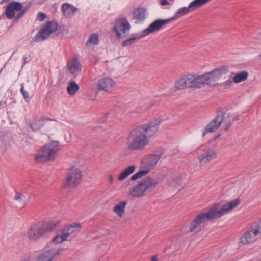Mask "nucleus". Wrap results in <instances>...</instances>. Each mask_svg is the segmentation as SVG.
<instances>
[{
	"mask_svg": "<svg viewBox=\"0 0 261 261\" xmlns=\"http://www.w3.org/2000/svg\"><path fill=\"white\" fill-rule=\"evenodd\" d=\"M240 202V199L236 198L223 205L218 203H215L206 212L199 213L195 215L189 226H182L181 231L183 233L189 234L200 230L201 227L205 226L208 221L219 219L237 207Z\"/></svg>",
	"mask_w": 261,
	"mask_h": 261,
	"instance_id": "obj_1",
	"label": "nucleus"
},
{
	"mask_svg": "<svg viewBox=\"0 0 261 261\" xmlns=\"http://www.w3.org/2000/svg\"><path fill=\"white\" fill-rule=\"evenodd\" d=\"M161 120L156 119L134 128L127 139V148L130 151L143 150L149 144V138L156 134Z\"/></svg>",
	"mask_w": 261,
	"mask_h": 261,
	"instance_id": "obj_2",
	"label": "nucleus"
},
{
	"mask_svg": "<svg viewBox=\"0 0 261 261\" xmlns=\"http://www.w3.org/2000/svg\"><path fill=\"white\" fill-rule=\"evenodd\" d=\"M229 71L228 66H222L201 75L189 74L190 89H197L216 85L218 80L224 77Z\"/></svg>",
	"mask_w": 261,
	"mask_h": 261,
	"instance_id": "obj_3",
	"label": "nucleus"
},
{
	"mask_svg": "<svg viewBox=\"0 0 261 261\" xmlns=\"http://www.w3.org/2000/svg\"><path fill=\"white\" fill-rule=\"evenodd\" d=\"M60 220L39 221L30 225L23 233L25 239L30 242H36L59 226Z\"/></svg>",
	"mask_w": 261,
	"mask_h": 261,
	"instance_id": "obj_4",
	"label": "nucleus"
},
{
	"mask_svg": "<svg viewBox=\"0 0 261 261\" xmlns=\"http://www.w3.org/2000/svg\"><path fill=\"white\" fill-rule=\"evenodd\" d=\"M60 142L51 141L41 147L35 155L36 163L49 162L54 161L60 150Z\"/></svg>",
	"mask_w": 261,
	"mask_h": 261,
	"instance_id": "obj_5",
	"label": "nucleus"
},
{
	"mask_svg": "<svg viewBox=\"0 0 261 261\" xmlns=\"http://www.w3.org/2000/svg\"><path fill=\"white\" fill-rule=\"evenodd\" d=\"M162 154L159 152L148 154L143 156L140 161L141 170L134 174L130 178L131 180L135 181L147 175L155 168Z\"/></svg>",
	"mask_w": 261,
	"mask_h": 261,
	"instance_id": "obj_6",
	"label": "nucleus"
},
{
	"mask_svg": "<svg viewBox=\"0 0 261 261\" xmlns=\"http://www.w3.org/2000/svg\"><path fill=\"white\" fill-rule=\"evenodd\" d=\"M158 184L156 179L148 177L129 188L128 194L133 198H141L150 192Z\"/></svg>",
	"mask_w": 261,
	"mask_h": 261,
	"instance_id": "obj_7",
	"label": "nucleus"
},
{
	"mask_svg": "<svg viewBox=\"0 0 261 261\" xmlns=\"http://www.w3.org/2000/svg\"><path fill=\"white\" fill-rule=\"evenodd\" d=\"M261 237V220L252 223L240 237L239 246H242L255 242Z\"/></svg>",
	"mask_w": 261,
	"mask_h": 261,
	"instance_id": "obj_8",
	"label": "nucleus"
},
{
	"mask_svg": "<svg viewBox=\"0 0 261 261\" xmlns=\"http://www.w3.org/2000/svg\"><path fill=\"white\" fill-rule=\"evenodd\" d=\"M81 228V224L80 223H73L67 225L53 237L52 239L53 243L58 244L68 240L69 238L71 236H74L80 232Z\"/></svg>",
	"mask_w": 261,
	"mask_h": 261,
	"instance_id": "obj_9",
	"label": "nucleus"
},
{
	"mask_svg": "<svg viewBox=\"0 0 261 261\" xmlns=\"http://www.w3.org/2000/svg\"><path fill=\"white\" fill-rule=\"evenodd\" d=\"M83 177L81 170L76 165H72L67 170L64 188H73L77 187L81 182Z\"/></svg>",
	"mask_w": 261,
	"mask_h": 261,
	"instance_id": "obj_10",
	"label": "nucleus"
},
{
	"mask_svg": "<svg viewBox=\"0 0 261 261\" xmlns=\"http://www.w3.org/2000/svg\"><path fill=\"white\" fill-rule=\"evenodd\" d=\"M56 31H59V33H62L65 31V28L64 27L59 25L56 22L47 21L36 34L34 41L39 42L44 40L49 37L51 33Z\"/></svg>",
	"mask_w": 261,
	"mask_h": 261,
	"instance_id": "obj_11",
	"label": "nucleus"
},
{
	"mask_svg": "<svg viewBox=\"0 0 261 261\" xmlns=\"http://www.w3.org/2000/svg\"><path fill=\"white\" fill-rule=\"evenodd\" d=\"M130 28V25L125 18L117 20L113 27V31L116 33V37L122 39L126 37V33Z\"/></svg>",
	"mask_w": 261,
	"mask_h": 261,
	"instance_id": "obj_12",
	"label": "nucleus"
},
{
	"mask_svg": "<svg viewBox=\"0 0 261 261\" xmlns=\"http://www.w3.org/2000/svg\"><path fill=\"white\" fill-rule=\"evenodd\" d=\"M225 114L224 112L218 113L215 118L205 126L202 136H204L207 133H212L218 130L220 127L222 123L224 121Z\"/></svg>",
	"mask_w": 261,
	"mask_h": 261,
	"instance_id": "obj_13",
	"label": "nucleus"
},
{
	"mask_svg": "<svg viewBox=\"0 0 261 261\" xmlns=\"http://www.w3.org/2000/svg\"><path fill=\"white\" fill-rule=\"evenodd\" d=\"M217 156V151L215 147L208 148L205 152L198 157L200 166L215 159Z\"/></svg>",
	"mask_w": 261,
	"mask_h": 261,
	"instance_id": "obj_14",
	"label": "nucleus"
},
{
	"mask_svg": "<svg viewBox=\"0 0 261 261\" xmlns=\"http://www.w3.org/2000/svg\"><path fill=\"white\" fill-rule=\"evenodd\" d=\"M67 67L74 76L79 75L81 72V65L78 57L75 56L70 60L67 63Z\"/></svg>",
	"mask_w": 261,
	"mask_h": 261,
	"instance_id": "obj_15",
	"label": "nucleus"
},
{
	"mask_svg": "<svg viewBox=\"0 0 261 261\" xmlns=\"http://www.w3.org/2000/svg\"><path fill=\"white\" fill-rule=\"evenodd\" d=\"M171 21V19H167L165 20L162 19H157L152 23H151L149 26L143 31L144 35H147L149 33L154 32L155 31L159 30L163 25H164L170 22Z\"/></svg>",
	"mask_w": 261,
	"mask_h": 261,
	"instance_id": "obj_16",
	"label": "nucleus"
},
{
	"mask_svg": "<svg viewBox=\"0 0 261 261\" xmlns=\"http://www.w3.org/2000/svg\"><path fill=\"white\" fill-rule=\"evenodd\" d=\"M22 8L21 3L15 1L11 2L6 8V16L8 19L14 17L15 11L20 10Z\"/></svg>",
	"mask_w": 261,
	"mask_h": 261,
	"instance_id": "obj_17",
	"label": "nucleus"
},
{
	"mask_svg": "<svg viewBox=\"0 0 261 261\" xmlns=\"http://www.w3.org/2000/svg\"><path fill=\"white\" fill-rule=\"evenodd\" d=\"M224 113L225 114L224 115V120L226 122L225 130L227 131L234 122L239 121L241 119V116L238 114L233 112Z\"/></svg>",
	"mask_w": 261,
	"mask_h": 261,
	"instance_id": "obj_18",
	"label": "nucleus"
},
{
	"mask_svg": "<svg viewBox=\"0 0 261 261\" xmlns=\"http://www.w3.org/2000/svg\"><path fill=\"white\" fill-rule=\"evenodd\" d=\"M114 84V83L111 79L103 78L98 81V86L99 89L108 92Z\"/></svg>",
	"mask_w": 261,
	"mask_h": 261,
	"instance_id": "obj_19",
	"label": "nucleus"
},
{
	"mask_svg": "<svg viewBox=\"0 0 261 261\" xmlns=\"http://www.w3.org/2000/svg\"><path fill=\"white\" fill-rule=\"evenodd\" d=\"M127 205V202L125 201L119 202L116 204L113 208V211L119 218H121L124 217L125 212V209Z\"/></svg>",
	"mask_w": 261,
	"mask_h": 261,
	"instance_id": "obj_20",
	"label": "nucleus"
},
{
	"mask_svg": "<svg viewBox=\"0 0 261 261\" xmlns=\"http://www.w3.org/2000/svg\"><path fill=\"white\" fill-rule=\"evenodd\" d=\"M54 256L51 251L44 250L36 256L35 261H54Z\"/></svg>",
	"mask_w": 261,
	"mask_h": 261,
	"instance_id": "obj_21",
	"label": "nucleus"
},
{
	"mask_svg": "<svg viewBox=\"0 0 261 261\" xmlns=\"http://www.w3.org/2000/svg\"><path fill=\"white\" fill-rule=\"evenodd\" d=\"M136 168V166L135 165L128 166L118 175V180L120 181L125 180L130 175L134 173Z\"/></svg>",
	"mask_w": 261,
	"mask_h": 261,
	"instance_id": "obj_22",
	"label": "nucleus"
},
{
	"mask_svg": "<svg viewBox=\"0 0 261 261\" xmlns=\"http://www.w3.org/2000/svg\"><path fill=\"white\" fill-rule=\"evenodd\" d=\"M76 10L75 7L68 3L63 4L62 6V12L66 17L73 15Z\"/></svg>",
	"mask_w": 261,
	"mask_h": 261,
	"instance_id": "obj_23",
	"label": "nucleus"
},
{
	"mask_svg": "<svg viewBox=\"0 0 261 261\" xmlns=\"http://www.w3.org/2000/svg\"><path fill=\"white\" fill-rule=\"evenodd\" d=\"M146 10L143 8H138L133 12V18L138 21L145 19Z\"/></svg>",
	"mask_w": 261,
	"mask_h": 261,
	"instance_id": "obj_24",
	"label": "nucleus"
},
{
	"mask_svg": "<svg viewBox=\"0 0 261 261\" xmlns=\"http://www.w3.org/2000/svg\"><path fill=\"white\" fill-rule=\"evenodd\" d=\"M192 11V8L190 7V5L188 7H183L178 10L175 16L172 18H170L171 20H174L180 17L182 15Z\"/></svg>",
	"mask_w": 261,
	"mask_h": 261,
	"instance_id": "obj_25",
	"label": "nucleus"
},
{
	"mask_svg": "<svg viewBox=\"0 0 261 261\" xmlns=\"http://www.w3.org/2000/svg\"><path fill=\"white\" fill-rule=\"evenodd\" d=\"M248 73L246 71H243L237 73L233 77V81L236 83H240L247 79Z\"/></svg>",
	"mask_w": 261,
	"mask_h": 261,
	"instance_id": "obj_26",
	"label": "nucleus"
},
{
	"mask_svg": "<svg viewBox=\"0 0 261 261\" xmlns=\"http://www.w3.org/2000/svg\"><path fill=\"white\" fill-rule=\"evenodd\" d=\"M170 185L176 188H181L184 185V183L180 177L176 176L171 179Z\"/></svg>",
	"mask_w": 261,
	"mask_h": 261,
	"instance_id": "obj_27",
	"label": "nucleus"
},
{
	"mask_svg": "<svg viewBox=\"0 0 261 261\" xmlns=\"http://www.w3.org/2000/svg\"><path fill=\"white\" fill-rule=\"evenodd\" d=\"M78 89L79 86L75 83L74 81L70 82L69 85L67 87V91L68 93L71 95H74L76 91L78 90Z\"/></svg>",
	"mask_w": 261,
	"mask_h": 261,
	"instance_id": "obj_28",
	"label": "nucleus"
},
{
	"mask_svg": "<svg viewBox=\"0 0 261 261\" xmlns=\"http://www.w3.org/2000/svg\"><path fill=\"white\" fill-rule=\"evenodd\" d=\"M99 38L98 34L96 33L92 34L89 39L87 40L86 42V45H89V44H96L98 43Z\"/></svg>",
	"mask_w": 261,
	"mask_h": 261,
	"instance_id": "obj_29",
	"label": "nucleus"
},
{
	"mask_svg": "<svg viewBox=\"0 0 261 261\" xmlns=\"http://www.w3.org/2000/svg\"><path fill=\"white\" fill-rule=\"evenodd\" d=\"M14 199L19 201L20 205L22 207L27 205V203L22 199V194L19 192H16Z\"/></svg>",
	"mask_w": 261,
	"mask_h": 261,
	"instance_id": "obj_30",
	"label": "nucleus"
},
{
	"mask_svg": "<svg viewBox=\"0 0 261 261\" xmlns=\"http://www.w3.org/2000/svg\"><path fill=\"white\" fill-rule=\"evenodd\" d=\"M175 88L177 90L185 89L184 84L182 77L177 80L175 82Z\"/></svg>",
	"mask_w": 261,
	"mask_h": 261,
	"instance_id": "obj_31",
	"label": "nucleus"
},
{
	"mask_svg": "<svg viewBox=\"0 0 261 261\" xmlns=\"http://www.w3.org/2000/svg\"><path fill=\"white\" fill-rule=\"evenodd\" d=\"M30 126L33 130H38L41 128L42 124L40 120H38L32 122Z\"/></svg>",
	"mask_w": 261,
	"mask_h": 261,
	"instance_id": "obj_32",
	"label": "nucleus"
},
{
	"mask_svg": "<svg viewBox=\"0 0 261 261\" xmlns=\"http://www.w3.org/2000/svg\"><path fill=\"white\" fill-rule=\"evenodd\" d=\"M136 38H132L123 41L122 43V46L123 47L132 45L136 40Z\"/></svg>",
	"mask_w": 261,
	"mask_h": 261,
	"instance_id": "obj_33",
	"label": "nucleus"
},
{
	"mask_svg": "<svg viewBox=\"0 0 261 261\" xmlns=\"http://www.w3.org/2000/svg\"><path fill=\"white\" fill-rule=\"evenodd\" d=\"M27 9H21L20 10H19L20 11L19 12V13L15 16H14V19L16 21L19 20L20 18H21L24 15V14L25 13L26 11H27Z\"/></svg>",
	"mask_w": 261,
	"mask_h": 261,
	"instance_id": "obj_34",
	"label": "nucleus"
},
{
	"mask_svg": "<svg viewBox=\"0 0 261 261\" xmlns=\"http://www.w3.org/2000/svg\"><path fill=\"white\" fill-rule=\"evenodd\" d=\"M182 79L183 80L185 88L190 89V81L189 75H187L185 76H182Z\"/></svg>",
	"mask_w": 261,
	"mask_h": 261,
	"instance_id": "obj_35",
	"label": "nucleus"
},
{
	"mask_svg": "<svg viewBox=\"0 0 261 261\" xmlns=\"http://www.w3.org/2000/svg\"><path fill=\"white\" fill-rule=\"evenodd\" d=\"M46 17V15H45V14L43 13H42V12H39L38 15H37V19L40 21H43Z\"/></svg>",
	"mask_w": 261,
	"mask_h": 261,
	"instance_id": "obj_36",
	"label": "nucleus"
},
{
	"mask_svg": "<svg viewBox=\"0 0 261 261\" xmlns=\"http://www.w3.org/2000/svg\"><path fill=\"white\" fill-rule=\"evenodd\" d=\"M20 91H21V92L24 98H28L29 97L28 93L26 92V91L24 90V86H23V85L22 84L21 85V88Z\"/></svg>",
	"mask_w": 261,
	"mask_h": 261,
	"instance_id": "obj_37",
	"label": "nucleus"
},
{
	"mask_svg": "<svg viewBox=\"0 0 261 261\" xmlns=\"http://www.w3.org/2000/svg\"><path fill=\"white\" fill-rule=\"evenodd\" d=\"M48 251H51L52 253H54V260L55 259L56 256L57 255H60V252L59 251V250H56L54 249H48Z\"/></svg>",
	"mask_w": 261,
	"mask_h": 261,
	"instance_id": "obj_38",
	"label": "nucleus"
},
{
	"mask_svg": "<svg viewBox=\"0 0 261 261\" xmlns=\"http://www.w3.org/2000/svg\"><path fill=\"white\" fill-rule=\"evenodd\" d=\"M158 255H155L151 257V261H158Z\"/></svg>",
	"mask_w": 261,
	"mask_h": 261,
	"instance_id": "obj_39",
	"label": "nucleus"
},
{
	"mask_svg": "<svg viewBox=\"0 0 261 261\" xmlns=\"http://www.w3.org/2000/svg\"><path fill=\"white\" fill-rule=\"evenodd\" d=\"M108 179L110 184H112L113 182V176L112 175H110L108 176Z\"/></svg>",
	"mask_w": 261,
	"mask_h": 261,
	"instance_id": "obj_40",
	"label": "nucleus"
},
{
	"mask_svg": "<svg viewBox=\"0 0 261 261\" xmlns=\"http://www.w3.org/2000/svg\"><path fill=\"white\" fill-rule=\"evenodd\" d=\"M160 3L162 5H165L169 4L167 0L161 1Z\"/></svg>",
	"mask_w": 261,
	"mask_h": 261,
	"instance_id": "obj_41",
	"label": "nucleus"
},
{
	"mask_svg": "<svg viewBox=\"0 0 261 261\" xmlns=\"http://www.w3.org/2000/svg\"><path fill=\"white\" fill-rule=\"evenodd\" d=\"M22 261H32V258L30 257H28L24 259H23Z\"/></svg>",
	"mask_w": 261,
	"mask_h": 261,
	"instance_id": "obj_42",
	"label": "nucleus"
},
{
	"mask_svg": "<svg viewBox=\"0 0 261 261\" xmlns=\"http://www.w3.org/2000/svg\"><path fill=\"white\" fill-rule=\"evenodd\" d=\"M27 58L26 57H24L23 58V60H24V64H25V63H27Z\"/></svg>",
	"mask_w": 261,
	"mask_h": 261,
	"instance_id": "obj_43",
	"label": "nucleus"
},
{
	"mask_svg": "<svg viewBox=\"0 0 261 261\" xmlns=\"http://www.w3.org/2000/svg\"><path fill=\"white\" fill-rule=\"evenodd\" d=\"M220 136V134H219L214 139V140H216L217 138H218V137H219Z\"/></svg>",
	"mask_w": 261,
	"mask_h": 261,
	"instance_id": "obj_44",
	"label": "nucleus"
},
{
	"mask_svg": "<svg viewBox=\"0 0 261 261\" xmlns=\"http://www.w3.org/2000/svg\"><path fill=\"white\" fill-rule=\"evenodd\" d=\"M227 82H228V83H230V84H231V82L230 80H229L228 81L226 82V83Z\"/></svg>",
	"mask_w": 261,
	"mask_h": 261,
	"instance_id": "obj_45",
	"label": "nucleus"
},
{
	"mask_svg": "<svg viewBox=\"0 0 261 261\" xmlns=\"http://www.w3.org/2000/svg\"><path fill=\"white\" fill-rule=\"evenodd\" d=\"M260 57H261V55H260Z\"/></svg>",
	"mask_w": 261,
	"mask_h": 261,
	"instance_id": "obj_46",
	"label": "nucleus"
}]
</instances>
